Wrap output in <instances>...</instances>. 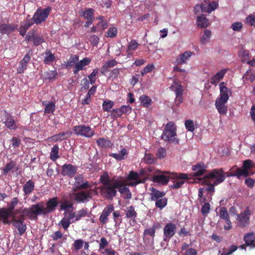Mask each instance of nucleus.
<instances>
[{"mask_svg":"<svg viewBox=\"0 0 255 255\" xmlns=\"http://www.w3.org/2000/svg\"><path fill=\"white\" fill-rule=\"evenodd\" d=\"M192 170L194 171V176L195 177L201 176L206 171V167L203 163L199 162L193 165Z\"/></svg>","mask_w":255,"mask_h":255,"instance_id":"5701e85b","label":"nucleus"},{"mask_svg":"<svg viewBox=\"0 0 255 255\" xmlns=\"http://www.w3.org/2000/svg\"><path fill=\"white\" fill-rule=\"evenodd\" d=\"M59 146L57 144L53 145L51 148L50 157L51 160L56 161L59 158Z\"/></svg>","mask_w":255,"mask_h":255,"instance_id":"37998d69","label":"nucleus"},{"mask_svg":"<svg viewBox=\"0 0 255 255\" xmlns=\"http://www.w3.org/2000/svg\"><path fill=\"white\" fill-rule=\"evenodd\" d=\"M78 59H79V57L77 55H71L67 64H66V68L69 69L75 66V64L78 62Z\"/></svg>","mask_w":255,"mask_h":255,"instance_id":"a18cd8bd","label":"nucleus"},{"mask_svg":"<svg viewBox=\"0 0 255 255\" xmlns=\"http://www.w3.org/2000/svg\"><path fill=\"white\" fill-rule=\"evenodd\" d=\"M176 128L173 122H169L166 124L164 127L163 133L161 134V139L171 142L173 144H178L179 139L176 137Z\"/></svg>","mask_w":255,"mask_h":255,"instance_id":"39448f33","label":"nucleus"},{"mask_svg":"<svg viewBox=\"0 0 255 255\" xmlns=\"http://www.w3.org/2000/svg\"><path fill=\"white\" fill-rule=\"evenodd\" d=\"M44 207L42 202L36 203L22 210V217L27 216L31 221H36L38 216H46L54 212L59 205V200L57 197L48 199Z\"/></svg>","mask_w":255,"mask_h":255,"instance_id":"f03ea898","label":"nucleus"},{"mask_svg":"<svg viewBox=\"0 0 255 255\" xmlns=\"http://www.w3.org/2000/svg\"><path fill=\"white\" fill-rule=\"evenodd\" d=\"M161 228L160 224L158 222H155L153 223L152 227L147 228L144 229L143 232L144 236H149L152 237V239L155 237V231L157 229Z\"/></svg>","mask_w":255,"mask_h":255,"instance_id":"bb28decb","label":"nucleus"},{"mask_svg":"<svg viewBox=\"0 0 255 255\" xmlns=\"http://www.w3.org/2000/svg\"><path fill=\"white\" fill-rule=\"evenodd\" d=\"M227 71L228 69H222L221 70L211 78L210 83L214 85L218 84L219 81L225 76Z\"/></svg>","mask_w":255,"mask_h":255,"instance_id":"393cba45","label":"nucleus"},{"mask_svg":"<svg viewBox=\"0 0 255 255\" xmlns=\"http://www.w3.org/2000/svg\"><path fill=\"white\" fill-rule=\"evenodd\" d=\"M117 64V61L115 59L110 60L106 62L101 69V73L104 74L109 71V69L114 67Z\"/></svg>","mask_w":255,"mask_h":255,"instance_id":"f704fd0d","label":"nucleus"},{"mask_svg":"<svg viewBox=\"0 0 255 255\" xmlns=\"http://www.w3.org/2000/svg\"><path fill=\"white\" fill-rule=\"evenodd\" d=\"M245 174V171L239 170L237 168H236V171L231 172H224L225 177H237L238 179H240L242 177H243V175Z\"/></svg>","mask_w":255,"mask_h":255,"instance_id":"58836bf2","label":"nucleus"},{"mask_svg":"<svg viewBox=\"0 0 255 255\" xmlns=\"http://www.w3.org/2000/svg\"><path fill=\"white\" fill-rule=\"evenodd\" d=\"M244 240L246 245L250 246L251 248L255 247V233L254 232L249 233L245 235Z\"/></svg>","mask_w":255,"mask_h":255,"instance_id":"c756f323","label":"nucleus"},{"mask_svg":"<svg viewBox=\"0 0 255 255\" xmlns=\"http://www.w3.org/2000/svg\"><path fill=\"white\" fill-rule=\"evenodd\" d=\"M196 25L201 28H205L210 24L208 18L204 15L198 16L196 19Z\"/></svg>","mask_w":255,"mask_h":255,"instance_id":"2f4dec72","label":"nucleus"},{"mask_svg":"<svg viewBox=\"0 0 255 255\" xmlns=\"http://www.w3.org/2000/svg\"><path fill=\"white\" fill-rule=\"evenodd\" d=\"M226 103H227V102H224L223 101L216 100L215 106L220 115H227L228 107L225 105Z\"/></svg>","mask_w":255,"mask_h":255,"instance_id":"c85d7f7f","label":"nucleus"},{"mask_svg":"<svg viewBox=\"0 0 255 255\" xmlns=\"http://www.w3.org/2000/svg\"><path fill=\"white\" fill-rule=\"evenodd\" d=\"M173 87L175 88L174 91L176 96L182 95L184 90H183L182 86L181 84L176 83L175 81H174L171 86V88H173Z\"/></svg>","mask_w":255,"mask_h":255,"instance_id":"13d9d810","label":"nucleus"},{"mask_svg":"<svg viewBox=\"0 0 255 255\" xmlns=\"http://www.w3.org/2000/svg\"><path fill=\"white\" fill-rule=\"evenodd\" d=\"M50 10L51 7H47L43 9H38L31 19H32V21L36 24L41 23L47 18Z\"/></svg>","mask_w":255,"mask_h":255,"instance_id":"9d476101","label":"nucleus"},{"mask_svg":"<svg viewBox=\"0 0 255 255\" xmlns=\"http://www.w3.org/2000/svg\"><path fill=\"white\" fill-rule=\"evenodd\" d=\"M70 135L71 133L68 131L62 132L52 135L50 138L55 141H62Z\"/></svg>","mask_w":255,"mask_h":255,"instance_id":"72a5a7b5","label":"nucleus"},{"mask_svg":"<svg viewBox=\"0 0 255 255\" xmlns=\"http://www.w3.org/2000/svg\"><path fill=\"white\" fill-rule=\"evenodd\" d=\"M137 214L134 210V208L132 206H130L127 208L126 213V218L135 219L137 217Z\"/></svg>","mask_w":255,"mask_h":255,"instance_id":"de8ad7c7","label":"nucleus"},{"mask_svg":"<svg viewBox=\"0 0 255 255\" xmlns=\"http://www.w3.org/2000/svg\"><path fill=\"white\" fill-rule=\"evenodd\" d=\"M15 166V162L14 161L10 160L9 162L7 163L5 165L4 167L3 168V173L4 174H6L8 172L11 171Z\"/></svg>","mask_w":255,"mask_h":255,"instance_id":"052dcab7","label":"nucleus"},{"mask_svg":"<svg viewBox=\"0 0 255 255\" xmlns=\"http://www.w3.org/2000/svg\"><path fill=\"white\" fill-rule=\"evenodd\" d=\"M103 185L100 187L101 194L106 199L112 200L117 194V190L121 194H126V199L131 198V192L126 186L125 181L121 179H111L106 172L100 177Z\"/></svg>","mask_w":255,"mask_h":255,"instance_id":"f257e3e1","label":"nucleus"},{"mask_svg":"<svg viewBox=\"0 0 255 255\" xmlns=\"http://www.w3.org/2000/svg\"><path fill=\"white\" fill-rule=\"evenodd\" d=\"M118 34V28L115 27L109 28L108 31L105 33L107 38H114L117 37Z\"/></svg>","mask_w":255,"mask_h":255,"instance_id":"3c124183","label":"nucleus"},{"mask_svg":"<svg viewBox=\"0 0 255 255\" xmlns=\"http://www.w3.org/2000/svg\"><path fill=\"white\" fill-rule=\"evenodd\" d=\"M218 6V3L215 1H212L208 4L207 7H205V11L207 12L208 13H210L215 10Z\"/></svg>","mask_w":255,"mask_h":255,"instance_id":"6e6d98bb","label":"nucleus"},{"mask_svg":"<svg viewBox=\"0 0 255 255\" xmlns=\"http://www.w3.org/2000/svg\"><path fill=\"white\" fill-rule=\"evenodd\" d=\"M128 180L134 181V182H132L130 184L132 186H135L136 185L142 183L145 180L144 179H141L139 177V174L137 173L132 171L129 172L128 177Z\"/></svg>","mask_w":255,"mask_h":255,"instance_id":"4be33fe9","label":"nucleus"},{"mask_svg":"<svg viewBox=\"0 0 255 255\" xmlns=\"http://www.w3.org/2000/svg\"><path fill=\"white\" fill-rule=\"evenodd\" d=\"M45 56L44 59V62L45 64H51L54 60H55V56L54 54H52L51 51L47 49L45 51Z\"/></svg>","mask_w":255,"mask_h":255,"instance_id":"4c0bfd02","label":"nucleus"},{"mask_svg":"<svg viewBox=\"0 0 255 255\" xmlns=\"http://www.w3.org/2000/svg\"><path fill=\"white\" fill-rule=\"evenodd\" d=\"M17 29V25L9 23H0V32L8 35Z\"/></svg>","mask_w":255,"mask_h":255,"instance_id":"6ab92c4d","label":"nucleus"},{"mask_svg":"<svg viewBox=\"0 0 255 255\" xmlns=\"http://www.w3.org/2000/svg\"><path fill=\"white\" fill-rule=\"evenodd\" d=\"M98 73V69H94L93 72H92L91 74H89L88 76L89 81H90V83L91 85H93L95 83L96 81V76Z\"/></svg>","mask_w":255,"mask_h":255,"instance_id":"69168bd1","label":"nucleus"},{"mask_svg":"<svg viewBox=\"0 0 255 255\" xmlns=\"http://www.w3.org/2000/svg\"><path fill=\"white\" fill-rule=\"evenodd\" d=\"M98 146L102 148L111 147L112 144L111 141L108 139L100 138L97 140Z\"/></svg>","mask_w":255,"mask_h":255,"instance_id":"79ce46f5","label":"nucleus"},{"mask_svg":"<svg viewBox=\"0 0 255 255\" xmlns=\"http://www.w3.org/2000/svg\"><path fill=\"white\" fill-rule=\"evenodd\" d=\"M45 77L48 80H54L56 78L57 73L56 70L48 71L44 74Z\"/></svg>","mask_w":255,"mask_h":255,"instance_id":"338daca9","label":"nucleus"},{"mask_svg":"<svg viewBox=\"0 0 255 255\" xmlns=\"http://www.w3.org/2000/svg\"><path fill=\"white\" fill-rule=\"evenodd\" d=\"M87 215V211L84 209H82L77 213H75V219L72 220V223H74L77 221L80 220L82 218L85 217Z\"/></svg>","mask_w":255,"mask_h":255,"instance_id":"5fc2aeb1","label":"nucleus"},{"mask_svg":"<svg viewBox=\"0 0 255 255\" xmlns=\"http://www.w3.org/2000/svg\"><path fill=\"white\" fill-rule=\"evenodd\" d=\"M114 105V103H113V101L111 100H108L104 101L102 104L103 111L109 112L112 110L111 109Z\"/></svg>","mask_w":255,"mask_h":255,"instance_id":"603ef678","label":"nucleus"},{"mask_svg":"<svg viewBox=\"0 0 255 255\" xmlns=\"http://www.w3.org/2000/svg\"><path fill=\"white\" fill-rule=\"evenodd\" d=\"M30 56L29 54L27 53L25 55L24 57L20 62V64L18 67L17 73L18 74H22L24 72V70L27 69V63L30 60Z\"/></svg>","mask_w":255,"mask_h":255,"instance_id":"a878e982","label":"nucleus"},{"mask_svg":"<svg viewBox=\"0 0 255 255\" xmlns=\"http://www.w3.org/2000/svg\"><path fill=\"white\" fill-rule=\"evenodd\" d=\"M73 131L74 134L80 136H85L90 138L94 136L95 132L93 129L89 126L85 125H80L74 127Z\"/></svg>","mask_w":255,"mask_h":255,"instance_id":"6e6552de","label":"nucleus"},{"mask_svg":"<svg viewBox=\"0 0 255 255\" xmlns=\"http://www.w3.org/2000/svg\"><path fill=\"white\" fill-rule=\"evenodd\" d=\"M74 195V200L78 203H84L87 202L88 201L89 199H91L92 197L91 191H82L75 193Z\"/></svg>","mask_w":255,"mask_h":255,"instance_id":"2eb2a0df","label":"nucleus"},{"mask_svg":"<svg viewBox=\"0 0 255 255\" xmlns=\"http://www.w3.org/2000/svg\"><path fill=\"white\" fill-rule=\"evenodd\" d=\"M34 183L32 179L28 180L23 186V190L25 195H29L34 189Z\"/></svg>","mask_w":255,"mask_h":255,"instance_id":"c9c22d12","label":"nucleus"},{"mask_svg":"<svg viewBox=\"0 0 255 255\" xmlns=\"http://www.w3.org/2000/svg\"><path fill=\"white\" fill-rule=\"evenodd\" d=\"M150 199L152 201H155L156 208L162 210L167 206V198L164 197L166 193L164 191H160L152 187L150 188Z\"/></svg>","mask_w":255,"mask_h":255,"instance_id":"423d86ee","label":"nucleus"},{"mask_svg":"<svg viewBox=\"0 0 255 255\" xmlns=\"http://www.w3.org/2000/svg\"><path fill=\"white\" fill-rule=\"evenodd\" d=\"M42 105L45 106L44 113L45 114L53 113L55 110V103L53 102H50L46 103L45 101L42 102Z\"/></svg>","mask_w":255,"mask_h":255,"instance_id":"a19ab883","label":"nucleus"},{"mask_svg":"<svg viewBox=\"0 0 255 255\" xmlns=\"http://www.w3.org/2000/svg\"><path fill=\"white\" fill-rule=\"evenodd\" d=\"M25 40L29 42L32 41L33 45L38 46L45 42L43 36L39 34L36 29H33L27 33Z\"/></svg>","mask_w":255,"mask_h":255,"instance_id":"1a4fd4ad","label":"nucleus"},{"mask_svg":"<svg viewBox=\"0 0 255 255\" xmlns=\"http://www.w3.org/2000/svg\"><path fill=\"white\" fill-rule=\"evenodd\" d=\"M152 167H147L141 169L140 170L139 173H137L139 175V177L141 179H144L147 177L149 173L152 172Z\"/></svg>","mask_w":255,"mask_h":255,"instance_id":"680f3d73","label":"nucleus"},{"mask_svg":"<svg viewBox=\"0 0 255 255\" xmlns=\"http://www.w3.org/2000/svg\"><path fill=\"white\" fill-rule=\"evenodd\" d=\"M219 216L220 218L224 220L230 218V216L228 213L227 209L224 207H222L220 208Z\"/></svg>","mask_w":255,"mask_h":255,"instance_id":"0e129e2a","label":"nucleus"},{"mask_svg":"<svg viewBox=\"0 0 255 255\" xmlns=\"http://www.w3.org/2000/svg\"><path fill=\"white\" fill-rule=\"evenodd\" d=\"M22 210H16L15 211L12 215L13 219V225L15 228H17L19 235H23L25 231L26 230V225L24 223V220L27 218V216H24L23 218L22 217Z\"/></svg>","mask_w":255,"mask_h":255,"instance_id":"0eeeda50","label":"nucleus"},{"mask_svg":"<svg viewBox=\"0 0 255 255\" xmlns=\"http://www.w3.org/2000/svg\"><path fill=\"white\" fill-rule=\"evenodd\" d=\"M176 225L173 223H168L163 228L164 241H166L175 235Z\"/></svg>","mask_w":255,"mask_h":255,"instance_id":"4468645a","label":"nucleus"},{"mask_svg":"<svg viewBox=\"0 0 255 255\" xmlns=\"http://www.w3.org/2000/svg\"><path fill=\"white\" fill-rule=\"evenodd\" d=\"M194 53L190 51H186L178 55L176 58V62L178 64H183L186 63Z\"/></svg>","mask_w":255,"mask_h":255,"instance_id":"b1692460","label":"nucleus"},{"mask_svg":"<svg viewBox=\"0 0 255 255\" xmlns=\"http://www.w3.org/2000/svg\"><path fill=\"white\" fill-rule=\"evenodd\" d=\"M173 183V184L170 185V187L172 189H178L180 188L183 184H184L185 179H171Z\"/></svg>","mask_w":255,"mask_h":255,"instance_id":"4d7b16f0","label":"nucleus"},{"mask_svg":"<svg viewBox=\"0 0 255 255\" xmlns=\"http://www.w3.org/2000/svg\"><path fill=\"white\" fill-rule=\"evenodd\" d=\"M243 81L245 83L248 81L254 82L255 81V74L252 73L251 69H248L243 76Z\"/></svg>","mask_w":255,"mask_h":255,"instance_id":"ea45409f","label":"nucleus"},{"mask_svg":"<svg viewBox=\"0 0 255 255\" xmlns=\"http://www.w3.org/2000/svg\"><path fill=\"white\" fill-rule=\"evenodd\" d=\"M158 173L152 177L153 182L167 185L170 179H188V175L182 173H174L157 170Z\"/></svg>","mask_w":255,"mask_h":255,"instance_id":"20e7f679","label":"nucleus"},{"mask_svg":"<svg viewBox=\"0 0 255 255\" xmlns=\"http://www.w3.org/2000/svg\"><path fill=\"white\" fill-rule=\"evenodd\" d=\"M141 105L144 108H148L151 105L152 103V100L147 95H141L139 98Z\"/></svg>","mask_w":255,"mask_h":255,"instance_id":"c03bdc74","label":"nucleus"},{"mask_svg":"<svg viewBox=\"0 0 255 255\" xmlns=\"http://www.w3.org/2000/svg\"><path fill=\"white\" fill-rule=\"evenodd\" d=\"M220 95L219 98L217 100L224 101V102H228L229 98L231 95V90L230 89L225 86V83L222 82L219 84Z\"/></svg>","mask_w":255,"mask_h":255,"instance_id":"ddd939ff","label":"nucleus"},{"mask_svg":"<svg viewBox=\"0 0 255 255\" xmlns=\"http://www.w3.org/2000/svg\"><path fill=\"white\" fill-rule=\"evenodd\" d=\"M74 191L81 189H87L92 187L91 185L88 181H84V177L82 174H79L74 178Z\"/></svg>","mask_w":255,"mask_h":255,"instance_id":"9b49d317","label":"nucleus"},{"mask_svg":"<svg viewBox=\"0 0 255 255\" xmlns=\"http://www.w3.org/2000/svg\"><path fill=\"white\" fill-rule=\"evenodd\" d=\"M185 127L188 131L190 132H193L195 130V127L192 120L188 119L185 121Z\"/></svg>","mask_w":255,"mask_h":255,"instance_id":"e2e57ef3","label":"nucleus"},{"mask_svg":"<svg viewBox=\"0 0 255 255\" xmlns=\"http://www.w3.org/2000/svg\"><path fill=\"white\" fill-rule=\"evenodd\" d=\"M77 172L76 166L71 164H65L62 166L61 174L63 176H67L68 177H73Z\"/></svg>","mask_w":255,"mask_h":255,"instance_id":"f3484780","label":"nucleus"},{"mask_svg":"<svg viewBox=\"0 0 255 255\" xmlns=\"http://www.w3.org/2000/svg\"><path fill=\"white\" fill-rule=\"evenodd\" d=\"M128 155V152L126 148H123L119 153H111L109 154V156L114 158L117 161H121L125 159Z\"/></svg>","mask_w":255,"mask_h":255,"instance_id":"7c9ffc66","label":"nucleus"},{"mask_svg":"<svg viewBox=\"0 0 255 255\" xmlns=\"http://www.w3.org/2000/svg\"><path fill=\"white\" fill-rule=\"evenodd\" d=\"M91 62V59L87 57H85V58L82 59V60L78 61L76 64V65L74 66V69L73 70L74 74H77L80 71L83 69L84 67L90 64Z\"/></svg>","mask_w":255,"mask_h":255,"instance_id":"412c9836","label":"nucleus"},{"mask_svg":"<svg viewBox=\"0 0 255 255\" xmlns=\"http://www.w3.org/2000/svg\"><path fill=\"white\" fill-rule=\"evenodd\" d=\"M251 211L249 207L245 209V210L237 215V221L239 227L244 228L249 224V217L251 216Z\"/></svg>","mask_w":255,"mask_h":255,"instance_id":"f8f14e48","label":"nucleus"},{"mask_svg":"<svg viewBox=\"0 0 255 255\" xmlns=\"http://www.w3.org/2000/svg\"><path fill=\"white\" fill-rule=\"evenodd\" d=\"M143 160L144 162L150 165L155 164L156 161L154 156L149 153H145L144 154Z\"/></svg>","mask_w":255,"mask_h":255,"instance_id":"09e8293b","label":"nucleus"},{"mask_svg":"<svg viewBox=\"0 0 255 255\" xmlns=\"http://www.w3.org/2000/svg\"><path fill=\"white\" fill-rule=\"evenodd\" d=\"M80 14H81V16L84 17L86 20H94V10L93 8H86L85 11H82Z\"/></svg>","mask_w":255,"mask_h":255,"instance_id":"e433bc0d","label":"nucleus"},{"mask_svg":"<svg viewBox=\"0 0 255 255\" xmlns=\"http://www.w3.org/2000/svg\"><path fill=\"white\" fill-rule=\"evenodd\" d=\"M12 213V210L7 208H0V220L3 224L9 223L7 219Z\"/></svg>","mask_w":255,"mask_h":255,"instance_id":"cd10ccee","label":"nucleus"},{"mask_svg":"<svg viewBox=\"0 0 255 255\" xmlns=\"http://www.w3.org/2000/svg\"><path fill=\"white\" fill-rule=\"evenodd\" d=\"M34 23L32 19H27L24 22V23L21 24L20 28H19V33H20V35L24 36L27 30Z\"/></svg>","mask_w":255,"mask_h":255,"instance_id":"473e14b6","label":"nucleus"},{"mask_svg":"<svg viewBox=\"0 0 255 255\" xmlns=\"http://www.w3.org/2000/svg\"><path fill=\"white\" fill-rule=\"evenodd\" d=\"M225 180L224 170L222 168L214 169L205 175L203 183L207 185L208 192H214V187L222 183Z\"/></svg>","mask_w":255,"mask_h":255,"instance_id":"7ed1b4c3","label":"nucleus"},{"mask_svg":"<svg viewBox=\"0 0 255 255\" xmlns=\"http://www.w3.org/2000/svg\"><path fill=\"white\" fill-rule=\"evenodd\" d=\"M114 206L109 204L103 210L102 214L100 216L99 221L102 224H106L108 222V216L113 211H114Z\"/></svg>","mask_w":255,"mask_h":255,"instance_id":"dca6fc26","label":"nucleus"},{"mask_svg":"<svg viewBox=\"0 0 255 255\" xmlns=\"http://www.w3.org/2000/svg\"><path fill=\"white\" fill-rule=\"evenodd\" d=\"M51 238H52L54 241H57L62 239V241L60 243V245H62L63 242L66 240V238L63 237V234L60 231H57L54 232L53 235H51Z\"/></svg>","mask_w":255,"mask_h":255,"instance_id":"864d4df0","label":"nucleus"},{"mask_svg":"<svg viewBox=\"0 0 255 255\" xmlns=\"http://www.w3.org/2000/svg\"><path fill=\"white\" fill-rule=\"evenodd\" d=\"M3 123L5 127L10 130H15L18 128V124L16 123L15 120H14L13 117L9 114H7L6 115Z\"/></svg>","mask_w":255,"mask_h":255,"instance_id":"a211bd4d","label":"nucleus"},{"mask_svg":"<svg viewBox=\"0 0 255 255\" xmlns=\"http://www.w3.org/2000/svg\"><path fill=\"white\" fill-rule=\"evenodd\" d=\"M253 167V161L251 160H246L243 162L242 168L237 167L239 170L245 171V174H243V177H248L254 174L253 172H250L249 170Z\"/></svg>","mask_w":255,"mask_h":255,"instance_id":"aec40b11","label":"nucleus"},{"mask_svg":"<svg viewBox=\"0 0 255 255\" xmlns=\"http://www.w3.org/2000/svg\"><path fill=\"white\" fill-rule=\"evenodd\" d=\"M245 22L246 24L255 27V16L254 14H250L246 18Z\"/></svg>","mask_w":255,"mask_h":255,"instance_id":"774afa93","label":"nucleus"},{"mask_svg":"<svg viewBox=\"0 0 255 255\" xmlns=\"http://www.w3.org/2000/svg\"><path fill=\"white\" fill-rule=\"evenodd\" d=\"M211 35V32L210 30L205 29L204 31L203 35L200 38V42L202 44H206L207 42L210 40Z\"/></svg>","mask_w":255,"mask_h":255,"instance_id":"8fccbe9b","label":"nucleus"},{"mask_svg":"<svg viewBox=\"0 0 255 255\" xmlns=\"http://www.w3.org/2000/svg\"><path fill=\"white\" fill-rule=\"evenodd\" d=\"M139 45L140 44L137 41H136L135 40H131V41L129 42L128 46V48H127L126 50V52L128 53V55L129 54H131V51L135 50Z\"/></svg>","mask_w":255,"mask_h":255,"instance_id":"49530a36","label":"nucleus"},{"mask_svg":"<svg viewBox=\"0 0 255 255\" xmlns=\"http://www.w3.org/2000/svg\"><path fill=\"white\" fill-rule=\"evenodd\" d=\"M84 242L82 239H77L74 241L73 245H72V247L76 251H79L82 249Z\"/></svg>","mask_w":255,"mask_h":255,"instance_id":"bf43d9fd","label":"nucleus"}]
</instances>
